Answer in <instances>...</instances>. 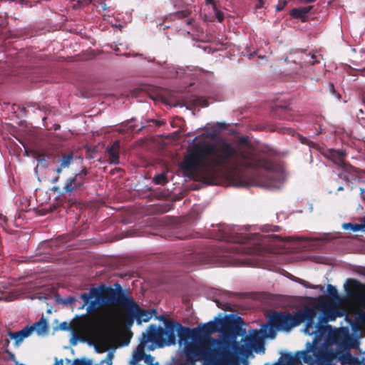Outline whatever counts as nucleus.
Returning a JSON list of instances; mask_svg holds the SVG:
<instances>
[{"label":"nucleus","instance_id":"nucleus-1","mask_svg":"<svg viewBox=\"0 0 365 365\" xmlns=\"http://www.w3.org/2000/svg\"><path fill=\"white\" fill-rule=\"evenodd\" d=\"M271 162L259 157L247 136H242L234 146L224 138L215 141L200 140L190 145L184 160L180 163L182 173L193 177L198 170L216 177L222 173H232L240 169L264 168L270 170Z\"/></svg>","mask_w":365,"mask_h":365},{"label":"nucleus","instance_id":"nucleus-2","mask_svg":"<svg viewBox=\"0 0 365 365\" xmlns=\"http://www.w3.org/2000/svg\"><path fill=\"white\" fill-rule=\"evenodd\" d=\"M114 287L113 288L101 284L98 287L91 288L88 292L81 293L80 298L83 304L78 309H82L87 306V314L93 316L104 307H119L127 314H133L138 324H140L142 322H148L157 314L155 309L147 310L140 308L120 284L115 283Z\"/></svg>","mask_w":365,"mask_h":365},{"label":"nucleus","instance_id":"nucleus-3","mask_svg":"<svg viewBox=\"0 0 365 365\" xmlns=\"http://www.w3.org/2000/svg\"><path fill=\"white\" fill-rule=\"evenodd\" d=\"M184 365H196L197 361H206L212 365H226L233 359L231 345L197 336L184 348Z\"/></svg>","mask_w":365,"mask_h":365},{"label":"nucleus","instance_id":"nucleus-4","mask_svg":"<svg viewBox=\"0 0 365 365\" xmlns=\"http://www.w3.org/2000/svg\"><path fill=\"white\" fill-rule=\"evenodd\" d=\"M317 317V312L313 308L306 307L303 310H299L294 315L289 312H274L269 317L270 327L264 325L261 330L268 329L269 336L271 338L275 336V329L288 331L293 327H297L305 322L304 331H308L313 324V320Z\"/></svg>","mask_w":365,"mask_h":365},{"label":"nucleus","instance_id":"nucleus-5","mask_svg":"<svg viewBox=\"0 0 365 365\" xmlns=\"http://www.w3.org/2000/svg\"><path fill=\"white\" fill-rule=\"evenodd\" d=\"M177 322H165V329L157 327L155 324L148 327L146 332L143 333V343L154 342L159 346H170L176 343Z\"/></svg>","mask_w":365,"mask_h":365},{"label":"nucleus","instance_id":"nucleus-6","mask_svg":"<svg viewBox=\"0 0 365 365\" xmlns=\"http://www.w3.org/2000/svg\"><path fill=\"white\" fill-rule=\"evenodd\" d=\"M314 320L315 319L313 320L312 327L308 331H304L309 335H314L312 341L307 342L305 346L312 353V356H314L321 363L323 352H325V338L329 334H332L331 327L330 325L322 323L314 325Z\"/></svg>","mask_w":365,"mask_h":365},{"label":"nucleus","instance_id":"nucleus-7","mask_svg":"<svg viewBox=\"0 0 365 365\" xmlns=\"http://www.w3.org/2000/svg\"><path fill=\"white\" fill-rule=\"evenodd\" d=\"M261 334L263 336H267L266 329L264 330H255L252 334L245 337L244 344H239L236 341H230L231 350L233 349L237 354L244 357H248L252 350L257 353L264 351V346Z\"/></svg>","mask_w":365,"mask_h":365},{"label":"nucleus","instance_id":"nucleus-8","mask_svg":"<svg viewBox=\"0 0 365 365\" xmlns=\"http://www.w3.org/2000/svg\"><path fill=\"white\" fill-rule=\"evenodd\" d=\"M283 360L287 365H298L302 363L307 365H322L306 346L304 350L297 351L294 355L291 353L284 354Z\"/></svg>","mask_w":365,"mask_h":365},{"label":"nucleus","instance_id":"nucleus-9","mask_svg":"<svg viewBox=\"0 0 365 365\" xmlns=\"http://www.w3.org/2000/svg\"><path fill=\"white\" fill-rule=\"evenodd\" d=\"M216 320H217V322L210 321L207 323L203 324L196 327L197 336L212 340L213 341H217L231 345L230 341L229 340L216 339L211 336V334L215 333L219 331V326L222 323V320L220 319H216Z\"/></svg>","mask_w":365,"mask_h":365},{"label":"nucleus","instance_id":"nucleus-10","mask_svg":"<svg viewBox=\"0 0 365 365\" xmlns=\"http://www.w3.org/2000/svg\"><path fill=\"white\" fill-rule=\"evenodd\" d=\"M344 289L347 296L351 298L361 302L365 299V284L355 279H348L344 284Z\"/></svg>","mask_w":365,"mask_h":365},{"label":"nucleus","instance_id":"nucleus-11","mask_svg":"<svg viewBox=\"0 0 365 365\" xmlns=\"http://www.w3.org/2000/svg\"><path fill=\"white\" fill-rule=\"evenodd\" d=\"M76 155L72 150L61 151L56 160L58 164L55 172L60 175L64 170L68 169L73 164Z\"/></svg>","mask_w":365,"mask_h":365},{"label":"nucleus","instance_id":"nucleus-12","mask_svg":"<svg viewBox=\"0 0 365 365\" xmlns=\"http://www.w3.org/2000/svg\"><path fill=\"white\" fill-rule=\"evenodd\" d=\"M324 156L341 168H344L346 165L344 162L346 153L343 150L328 149L324 153Z\"/></svg>","mask_w":365,"mask_h":365},{"label":"nucleus","instance_id":"nucleus-13","mask_svg":"<svg viewBox=\"0 0 365 365\" xmlns=\"http://www.w3.org/2000/svg\"><path fill=\"white\" fill-rule=\"evenodd\" d=\"M221 256L215 255V251L211 250L203 254L202 256L197 257L196 255H192L190 257L192 263H207L212 264L216 263L220 259H219Z\"/></svg>","mask_w":365,"mask_h":365},{"label":"nucleus","instance_id":"nucleus-14","mask_svg":"<svg viewBox=\"0 0 365 365\" xmlns=\"http://www.w3.org/2000/svg\"><path fill=\"white\" fill-rule=\"evenodd\" d=\"M84 180H80V177L74 175L72 177L68 178L63 187V192L66 193H72L77 190L83 187Z\"/></svg>","mask_w":365,"mask_h":365},{"label":"nucleus","instance_id":"nucleus-15","mask_svg":"<svg viewBox=\"0 0 365 365\" xmlns=\"http://www.w3.org/2000/svg\"><path fill=\"white\" fill-rule=\"evenodd\" d=\"M340 361L341 365L349 364V365H359L360 360L357 356H353L350 353V350L344 351L339 354V356L336 357V363Z\"/></svg>","mask_w":365,"mask_h":365},{"label":"nucleus","instance_id":"nucleus-16","mask_svg":"<svg viewBox=\"0 0 365 365\" xmlns=\"http://www.w3.org/2000/svg\"><path fill=\"white\" fill-rule=\"evenodd\" d=\"M178 336L180 339V341L191 339L192 341H193L197 336L196 328L190 329L188 327H183L180 324H178Z\"/></svg>","mask_w":365,"mask_h":365},{"label":"nucleus","instance_id":"nucleus-17","mask_svg":"<svg viewBox=\"0 0 365 365\" xmlns=\"http://www.w3.org/2000/svg\"><path fill=\"white\" fill-rule=\"evenodd\" d=\"M34 332V327L27 326L23 329L16 332H9L11 339L15 340L16 344L21 343L25 338L29 336Z\"/></svg>","mask_w":365,"mask_h":365},{"label":"nucleus","instance_id":"nucleus-18","mask_svg":"<svg viewBox=\"0 0 365 365\" xmlns=\"http://www.w3.org/2000/svg\"><path fill=\"white\" fill-rule=\"evenodd\" d=\"M120 141L115 140L110 148H107V153L109 157V160L113 164L119 163V151H120Z\"/></svg>","mask_w":365,"mask_h":365},{"label":"nucleus","instance_id":"nucleus-19","mask_svg":"<svg viewBox=\"0 0 365 365\" xmlns=\"http://www.w3.org/2000/svg\"><path fill=\"white\" fill-rule=\"evenodd\" d=\"M312 6H308L305 7L294 8L290 11V16L294 19H299L304 20L309 11L312 9Z\"/></svg>","mask_w":365,"mask_h":365},{"label":"nucleus","instance_id":"nucleus-20","mask_svg":"<svg viewBox=\"0 0 365 365\" xmlns=\"http://www.w3.org/2000/svg\"><path fill=\"white\" fill-rule=\"evenodd\" d=\"M146 344L143 343V335L140 339V344L138 346L136 351L133 354V359L130 361L131 365H138V363L143 360L145 356L144 346Z\"/></svg>","mask_w":365,"mask_h":365},{"label":"nucleus","instance_id":"nucleus-21","mask_svg":"<svg viewBox=\"0 0 365 365\" xmlns=\"http://www.w3.org/2000/svg\"><path fill=\"white\" fill-rule=\"evenodd\" d=\"M274 115L277 117L279 119L291 120H292V115L291 114V109L287 106L277 107L274 110Z\"/></svg>","mask_w":365,"mask_h":365},{"label":"nucleus","instance_id":"nucleus-22","mask_svg":"<svg viewBox=\"0 0 365 365\" xmlns=\"http://www.w3.org/2000/svg\"><path fill=\"white\" fill-rule=\"evenodd\" d=\"M230 249L235 250L237 252L247 255H252L255 252V250L254 249L247 245H233L232 246V247H230Z\"/></svg>","mask_w":365,"mask_h":365},{"label":"nucleus","instance_id":"nucleus-23","mask_svg":"<svg viewBox=\"0 0 365 365\" xmlns=\"http://www.w3.org/2000/svg\"><path fill=\"white\" fill-rule=\"evenodd\" d=\"M31 327H33L34 331L36 330L38 334L46 331L48 329L47 322L43 317H42L38 322H36Z\"/></svg>","mask_w":365,"mask_h":365},{"label":"nucleus","instance_id":"nucleus-24","mask_svg":"<svg viewBox=\"0 0 365 365\" xmlns=\"http://www.w3.org/2000/svg\"><path fill=\"white\" fill-rule=\"evenodd\" d=\"M56 302L58 304H62L64 305H70L72 307V309H73V306L75 302L77 301L76 298L75 297L70 296L67 298H61L60 297H56Z\"/></svg>","mask_w":365,"mask_h":365},{"label":"nucleus","instance_id":"nucleus-25","mask_svg":"<svg viewBox=\"0 0 365 365\" xmlns=\"http://www.w3.org/2000/svg\"><path fill=\"white\" fill-rule=\"evenodd\" d=\"M343 228L345 230H351L353 232H358L359 230H362L364 228V226L361 224H353L348 222L343 225Z\"/></svg>","mask_w":365,"mask_h":365},{"label":"nucleus","instance_id":"nucleus-26","mask_svg":"<svg viewBox=\"0 0 365 365\" xmlns=\"http://www.w3.org/2000/svg\"><path fill=\"white\" fill-rule=\"evenodd\" d=\"M327 293L331 299H333V300L339 299L338 291L334 286H333L331 284H328L327 285Z\"/></svg>","mask_w":365,"mask_h":365},{"label":"nucleus","instance_id":"nucleus-27","mask_svg":"<svg viewBox=\"0 0 365 365\" xmlns=\"http://www.w3.org/2000/svg\"><path fill=\"white\" fill-rule=\"evenodd\" d=\"M153 182L156 185H164L168 182V180L166 175L164 173H162L155 176Z\"/></svg>","mask_w":365,"mask_h":365},{"label":"nucleus","instance_id":"nucleus-28","mask_svg":"<svg viewBox=\"0 0 365 365\" xmlns=\"http://www.w3.org/2000/svg\"><path fill=\"white\" fill-rule=\"evenodd\" d=\"M113 356V353L110 351L107 354L104 359L101 360L98 364L96 365H112Z\"/></svg>","mask_w":365,"mask_h":365},{"label":"nucleus","instance_id":"nucleus-29","mask_svg":"<svg viewBox=\"0 0 365 365\" xmlns=\"http://www.w3.org/2000/svg\"><path fill=\"white\" fill-rule=\"evenodd\" d=\"M361 303L362 309L359 312L357 319L360 323L365 324V299Z\"/></svg>","mask_w":365,"mask_h":365},{"label":"nucleus","instance_id":"nucleus-30","mask_svg":"<svg viewBox=\"0 0 365 365\" xmlns=\"http://www.w3.org/2000/svg\"><path fill=\"white\" fill-rule=\"evenodd\" d=\"M213 12L215 13V18L217 19L219 22H222L225 19L224 14L220 11L217 8V6H215L212 9Z\"/></svg>","mask_w":365,"mask_h":365},{"label":"nucleus","instance_id":"nucleus-31","mask_svg":"<svg viewBox=\"0 0 365 365\" xmlns=\"http://www.w3.org/2000/svg\"><path fill=\"white\" fill-rule=\"evenodd\" d=\"M244 324V320L240 317H236L234 322L233 326L234 329L237 331L241 329V327Z\"/></svg>","mask_w":365,"mask_h":365},{"label":"nucleus","instance_id":"nucleus-32","mask_svg":"<svg viewBox=\"0 0 365 365\" xmlns=\"http://www.w3.org/2000/svg\"><path fill=\"white\" fill-rule=\"evenodd\" d=\"M88 171L87 168H83L81 169V170L79 173H76L75 175L77 177H80V180H83L85 181V177L88 175Z\"/></svg>","mask_w":365,"mask_h":365},{"label":"nucleus","instance_id":"nucleus-33","mask_svg":"<svg viewBox=\"0 0 365 365\" xmlns=\"http://www.w3.org/2000/svg\"><path fill=\"white\" fill-rule=\"evenodd\" d=\"M127 315L128 317L125 319V324L128 327H130L133 325L135 317L133 316V314H127Z\"/></svg>","mask_w":365,"mask_h":365},{"label":"nucleus","instance_id":"nucleus-34","mask_svg":"<svg viewBox=\"0 0 365 365\" xmlns=\"http://www.w3.org/2000/svg\"><path fill=\"white\" fill-rule=\"evenodd\" d=\"M72 365H91V361L85 359H75Z\"/></svg>","mask_w":365,"mask_h":365},{"label":"nucleus","instance_id":"nucleus-35","mask_svg":"<svg viewBox=\"0 0 365 365\" xmlns=\"http://www.w3.org/2000/svg\"><path fill=\"white\" fill-rule=\"evenodd\" d=\"M297 282H299V284H302L304 287H307V288H310V289H314V287L309 284L308 282L307 281H304L302 279H299V278H296V279H294Z\"/></svg>","mask_w":365,"mask_h":365},{"label":"nucleus","instance_id":"nucleus-36","mask_svg":"<svg viewBox=\"0 0 365 365\" xmlns=\"http://www.w3.org/2000/svg\"><path fill=\"white\" fill-rule=\"evenodd\" d=\"M328 89H329L330 93H331L333 95L336 96L339 99L341 98V96L339 95V93H338L336 91L334 86V84L332 83H329Z\"/></svg>","mask_w":365,"mask_h":365},{"label":"nucleus","instance_id":"nucleus-37","mask_svg":"<svg viewBox=\"0 0 365 365\" xmlns=\"http://www.w3.org/2000/svg\"><path fill=\"white\" fill-rule=\"evenodd\" d=\"M196 103L202 107H206L208 106V101L202 98H197L196 99Z\"/></svg>","mask_w":365,"mask_h":365},{"label":"nucleus","instance_id":"nucleus-38","mask_svg":"<svg viewBox=\"0 0 365 365\" xmlns=\"http://www.w3.org/2000/svg\"><path fill=\"white\" fill-rule=\"evenodd\" d=\"M143 359L145 361V362L146 364H148L149 365H152L154 361V357L153 356H151L150 354H145V356Z\"/></svg>","mask_w":365,"mask_h":365},{"label":"nucleus","instance_id":"nucleus-39","mask_svg":"<svg viewBox=\"0 0 365 365\" xmlns=\"http://www.w3.org/2000/svg\"><path fill=\"white\" fill-rule=\"evenodd\" d=\"M72 1H76L78 5L79 6H86L88 5L91 0H71Z\"/></svg>","mask_w":365,"mask_h":365},{"label":"nucleus","instance_id":"nucleus-40","mask_svg":"<svg viewBox=\"0 0 365 365\" xmlns=\"http://www.w3.org/2000/svg\"><path fill=\"white\" fill-rule=\"evenodd\" d=\"M60 328L62 330L68 331V330H69L71 329V326H70V324L68 322H63L60 324Z\"/></svg>","mask_w":365,"mask_h":365},{"label":"nucleus","instance_id":"nucleus-41","mask_svg":"<svg viewBox=\"0 0 365 365\" xmlns=\"http://www.w3.org/2000/svg\"><path fill=\"white\" fill-rule=\"evenodd\" d=\"M189 12L187 11H178L177 13V16L179 18H184V17H186L189 15Z\"/></svg>","mask_w":365,"mask_h":365},{"label":"nucleus","instance_id":"nucleus-42","mask_svg":"<svg viewBox=\"0 0 365 365\" xmlns=\"http://www.w3.org/2000/svg\"><path fill=\"white\" fill-rule=\"evenodd\" d=\"M280 131L284 133H289V134H291V135H294V130H292L290 128H284Z\"/></svg>","mask_w":365,"mask_h":365},{"label":"nucleus","instance_id":"nucleus-43","mask_svg":"<svg viewBox=\"0 0 365 365\" xmlns=\"http://www.w3.org/2000/svg\"><path fill=\"white\" fill-rule=\"evenodd\" d=\"M286 4H287V1H283L282 3L279 2L278 5L277 6V11L282 10Z\"/></svg>","mask_w":365,"mask_h":365},{"label":"nucleus","instance_id":"nucleus-44","mask_svg":"<svg viewBox=\"0 0 365 365\" xmlns=\"http://www.w3.org/2000/svg\"><path fill=\"white\" fill-rule=\"evenodd\" d=\"M299 139H300V141H301L302 143L307 144V145H311V144H313V142L309 141L308 139H307L304 137L300 136Z\"/></svg>","mask_w":365,"mask_h":365},{"label":"nucleus","instance_id":"nucleus-45","mask_svg":"<svg viewBox=\"0 0 365 365\" xmlns=\"http://www.w3.org/2000/svg\"><path fill=\"white\" fill-rule=\"evenodd\" d=\"M158 319L160 321H163L164 322V325H165V322H172L171 320L168 319L166 317L161 315Z\"/></svg>","mask_w":365,"mask_h":365},{"label":"nucleus","instance_id":"nucleus-46","mask_svg":"<svg viewBox=\"0 0 365 365\" xmlns=\"http://www.w3.org/2000/svg\"><path fill=\"white\" fill-rule=\"evenodd\" d=\"M205 3L207 4H211L212 6V9L215 6H217L216 1L215 0H205Z\"/></svg>","mask_w":365,"mask_h":365},{"label":"nucleus","instance_id":"nucleus-47","mask_svg":"<svg viewBox=\"0 0 365 365\" xmlns=\"http://www.w3.org/2000/svg\"><path fill=\"white\" fill-rule=\"evenodd\" d=\"M314 58H315V56L312 55L310 56V60L307 61V63H309L311 65H314L316 62H317V61H313V59H314Z\"/></svg>","mask_w":365,"mask_h":365},{"label":"nucleus","instance_id":"nucleus-48","mask_svg":"<svg viewBox=\"0 0 365 365\" xmlns=\"http://www.w3.org/2000/svg\"><path fill=\"white\" fill-rule=\"evenodd\" d=\"M190 236V235H179L177 237L180 239V240H184V239H187Z\"/></svg>","mask_w":365,"mask_h":365},{"label":"nucleus","instance_id":"nucleus-49","mask_svg":"<svg viewBox=\"0 0 365 365\" xmlns=\"http://www.w3.org/2000/svg\"><path fill=\"white\" fill-rule=\"evenodd\" d=\"M58 180H59V175H58V176L55 177V178L52 180V182H53V183H56Z\"/></svg>","mask_w":365,"mask_h":365},{"label":"nucleus","instance_id":"nucleus-50","mask_svg":"<svg viewBox=\"0 0 365 365\" xmlns=\"http://www.w3.org/2000/svg\"><path fill=\"white\" fill-rule=\"evenodd\" d=\"M302 2L304 3H306V4H309V3H312V2H314L316 0H301Z\"/></svg>","mask_w":365,"mask_h":365},{"label":"nucleus","instance_id":"nucleus-51","mask_svg":"<svg viewBox=\"0 0 365 365\" xmlns=\"http://www.w3.org/2000/svg\"><path fill=\"white\" fill-rule=\"evenodd\" d=\"M54 365H63V360L61 359L60 361H57Z\"/></svg>","mask_w":365,"mask_h":365},{"label":"nucleus","instance_id":"nucleus-52","mask_svg":"<svg viewBox=\"0 0 365 365\" xmlns=\"http://www.w3.org/2000/svg\"><path fill=\"white\" fill-rule=\"evenodd\" d=\"M322 128H321L320 127H319V129L317 130V133H316V134H317V135H319V134H321V133H322Z\"/></svg>","mask_w":365,"mask_h":365},{"label":"nucleus","instance_id":"nucleus-53","mask_svg":"<svg viewBox=\"0 0 365 365\" xmlns=\"http://www.w3.org/2000/svg\"><path fill=\"white\" fill-rule=\"evenodd\" d=\"M58 190H59V187H53L52 188V190H53L54 192H57V191H58Z\"/></svg>","mask_w":365,"mask_h":365},{"label":"nucleus","instance_id":"nucleus-54","mask_svg":"<svg viewBox=\"0 0 365 365\" xmlns=\"http://www.w3.org/2000/svg\"><path fill=\"white\" fill-rule=\"evenodd\" d=\"M222 309H224V310H230V309L227 307V305L225 306V307H222Z\"/></svg>","mask_w":365,"mask_h":365},{"label":"nucleus","instance_id":"nucleus-55","mask_svg":"<svg viewBox=\"0 0 365 365\" xmlns=\"http://www.w3.org/2000/svg\"><path fill=\"white\" fill-rule=\"evenodd\" d=\"M344 190V187L340 186L338 187L337 190L340 191V190Z\"/></svg>","mask_w":365,"mask_h":365},{"label":"nucleus","instance_id":"nucleus-56","mask_svg":"<svg viewBox=\"0 0 365 365\" xmlns=\"http://www.w3.org/2000/svg\"><path fill=\"white\" fill-rule=\"evenodd\" d=\"M217 305L218 307H221V305L220 304V302L218 301H216Z\"/></svg>","mask_w":365,"mask_h":365},{"label":"nucleus","instance_id":"nucleus-57","mask_svg":"<svg viewBox=\"0 0 365 365\" xmlns=\"http://www.w3.org/2000/svg\"><path fill=\"white\" fill-rule=\"evenodd\" d=\"M334 318H335V317H330L329 319L333 320V319H334Z\"/></svg>","mask_w":365,"mask_h":365},{"label":"nucleus","instance_id":"nucleus-58","mask_svg":"<svg viewBox=\"0 0 365 365\" xmlns=\"http://www.w3.org/2000/svg\"><path fill=\"white\" fill-rule=\"evenodd\" d=\"M197 139V137L195 138V139L193 140L195 141Z\"/></svg>","mask_w":365,"mask_h":365}]
</instances>
